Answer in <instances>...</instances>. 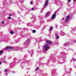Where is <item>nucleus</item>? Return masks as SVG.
Masks as SVG:
<instances>
[{
	"label": "nucleus",
	"instance_id": "f257e3e1",
	"mask_svg": "<svg viewBox=\"0 0 76 76\" xmlns=\"http://www.w3.org/2000/svg\"><path fill=\"white\" fill-rule=\"evenodd\" d=\"M44 48H45V49L44 50V51H47V50L50 49V47L48 46V44H46L45 46H44Z\"/></svg>",
	"mask_w": 76,
	"mask_h": 76
},
{
	"label": "nucleus",
	"instance_id": "f03ea898",
	"mask_svg": "<svg viewBox=\"0 0 76 76\" xmlns=\"http://www.w3.org/2000/svg\"><path fill=\"white\" fill-rule=\"evenodd\" d=\"M57 12H55V13L52 15V19H55L56 18V13Z\"/></svg>",
	"mask_w": 76,
	"mask_h": 76
},
{
	"label": "nucleus",
	"instance_id": "7ed1b4c3",
	"mask_svg": "<svg viewBox=\"0 0 76 76\" xmlns=\"http://www.w3.org/2000/svg\"><path fill=\"white\" fill-rule=\"evenodd\" d=\"M12 49L13 48V47H7L5 48V50H9V49Z\"/></svg>",
	"mask_w": 76,
	"mask_h": 76
},
{
	"label": "nucleus",
	"instance_id": "20e7f679",
	"mask_svg": "<svg viewBox=\"0 0 76 76\" xmlns=\"http://www.w3.org/2000/svg\"><path fill=\"white\" fill-rule=\"evenodd\" d=\"M48 4V0H46L45 2V6H46Z\"/></svg>",
	"mask_w": 76,
	"mask_h": 76
},
{
	"label": "nucleus",
	"instance_id": "39448f33",
	"mask_svg": "<svg viewBox=\"0 0 76 76\" xmlns=\"http://www.w3.org/2000/svg\"><path fill=\"white\" fill-rule=\"evenodd\" d=\"M46 42H47V43H48V44H52V43L51 42V41L48 40L46 41Z\"/></svg>",
	"mask_w": 76,
	"mask_h": 76
},
{
	"label": "nucleus",
	"instance_id": "423d86ee",
	"mask_svg": "<svg viewBox=\"0 0 76 76\" xmlns=\"http://www.w3.org/2000/svg\"><path fill=\"white\" fill-rule=\"evenodd\" d=\"M69 18H70V17H69V16H68L67 17L66 20H65V22H67L68 21V20L69 19Z\"/></svg>",
	"mask_w": 76,
	"mask_h": 76
},
{
	"label": "nucleus",
	"instance_id": "0eeeda50",
	"mask_svg": "<svg viewBox=\"0 0 76 76\" xmlns=\"http://www.w3.org/2000/svg\"><path fill=\"white\" fill-rule=\"evenodd\" d=\"M52 29H53V26H52L50 27V31H52Z\"/></svg>",
	"mask_w": 76,
	"mask_h": 76
},
{
	"label": "nucleus",
	"instance_id": "6e6552de",
	"mask_svg": "<svg viewBox=\"0 0 76 76\" xmlns=\"http://www.w3.org/2000/svg\"><path fill=\"white\" fill-rule=\"evenodd\" d=\"M49 14V13L48 12L47 14H46V17H47L48 16V15Z\"/></svg>",
	"mask_w": 76,
	"mask_h": 76
},
{
	"label": "nucleus",
	"instance_id": "1a4fd4ad",
	"mask_svg": "<svg viewBox=\"0 0 76 76\" xmlns=\"http://www.w3.org/2000/svg\"><path fill=\"white\" fill-rule=\"evenodd\" d=\"M65 46H67V45H68V43H66L65 44Z\"/></svg>",
	"mask_w": 76,
	"mask_h": 76
},
{
	"label": "nucleus",
	"instance_id": "9d476101",
	"mask_svg": "<svg viewBox=\"0 0 76 76\" xmlns=\"http://www.w3.org/2000/svg\"><path fill=\"white\" fill-rule=\"evenodd\" d=\"M38 69H39V67H37V68L36 69V71H37V70H38Z\"/></svg>",
	"mask_w": 76,
	"mask_h": 76
},
{
	"label": "nucleus",
	"instance_id": "9b49d317",
	"mask_svg": "<svg viewBox=\"0 0 76 76\" xmlns=\"http://www.w3.org/2000/svg\"><path fill=\"white\" fill-rule=\"evenodd\" d=\"M14 32L13 31H10V34H13Z\"/></svg>",
	"mask_w": 76,
	"mask_h": 76
},
{
	"label": "nucleus",
	"instance_id": "f8f14e48",
	"mask_svg": "<svg viewBox=\"0 0 76 76\" xmlns=\"http://www.w3.org/2000/svg\"><path fill=\"white\" fill-rule=\"evenodd\" d=\"M59 37L58 36H56V39H58Z\"/></svg>",
	"mask_w": 76,
	"mask_h": 76
},
{
	"label": "nucleus",
	"instance_id": "ddd939ff",
	"mask_svg": "<svg viewBox=\"0 0 76 76\" xmlns=\"http://www.w3.org/2000/svg\"><path fill=\"white\" fill-rule=\"evenodd\" d=\"M31 4H33V2L32 1H31L30 2Z\"/></svg>",
	"mask_w": 76,
	"mask_h": 76
},
{
	"label": "nucleus",
	"instance_id": "4468645a",
	"mask_svg": "<svg viewBox=\"0 0 76 76\" xmlns=\"http://www.w3.org/2000/svg\"><path fill=\"white\" fill-rule=\"evenodd\" d=\"M3 53V51H0V54Z\"/></svg>",
	"mask_w": 76,
	"mask_h": 76
},
{
	"label": "nucleus",
	"instance_id": "2eb2a0df",
	"mask_svg": "<svg viewBox=\"0 0 76 76\" xmlns=\"http://www.w3.org/2000/svg\"><path fill=\"white\" fill-rule=\"evenodd\" d=\"M33 33H35V30H33Z\"/></svg>",
	"mask_w": 76,
	"mask_h": 76
},
{
	"label": "nucleus",
	"instance_id": "dca6fc26",
	"mask_svg": "<svg viewBox=\"0 0 76 76\" xmlns=\"http://www.w3.org/2000/svg\"><path fill=\"white\" fill-rule=\"evenodd\" d=\"M2 24H3V23H4V21H2Z\"/></svg>",
	"mask_w": 76,
	"mask_h": 76
},
{
	"label": "nucleus",
	"instance_id": "f3484780",
	"mask_svg": "<svg viewBox=\"0 0 76 76\" xmlns=\"http://www.w3.org/2000/svg\"><path fill=\"white\" fill-rule=\"evenodd\" d=\"M9 16H12V14H10L9 15Z\"/></svg>",
	"mask_w": 76,
	"mask_h": 76
},
{
	"label": "nucleus",
	"instance_id": "a211bd4d",
	"mask_svg": "<svg viewBox=\"0 0 76 76\" xmlns=\"http://www.w3.org/2000/svg\"><path fill=\"white\" fill-rule=\"evenodd\" d=\"M61 54H64V52H62V53H61Z\"/></svg>",
	"mask_w": 76,
	"mask_h": 76
},
{
	"label": "nucleus",
	"instance_id": "6ab92c4d",
	"mask_svg": "<svg viewBox=\"0 0 76 76\" xmlns=\"http://www.w3.org/2000/svg\"><path fill=\"white\" fill-rule=\"evenodd\" d=\"M55 35H56V36L58 35V34H57V33H56Z\"/></svg>",
	"mask_w": 76,
	"mask_h": 76
},
{
	"label": "nucleus",
	"instance_id": "aec40b11",
	"mask_svg": "<svg viewBox=\"0 0 76 76\" xmlns=\"http://www.w3.org/2000/svg\"><path fill=\"white\" fill-rule=\"evenodd\" d=\"M70 1H71V0H68V2L69 3Z\"/></svg>",
	"mask_w": 76,
	"mask_h": 76
},
{
	"label": "nucleus",
	"instance_id": "412c9836",
	"mask_svg": "<svg viewBox=\"0 0 76 76\" xmlns=\"http://www.w3.org/2000/svg\"><path fill=\"white\" fill-rule=\"evenodd\" d=\"M11 19V17H8V19Z\"/></svg>",
	"mask_w": 76,
	"mask_h": 76
},
{
	"label": "nucleus",
	"instance_id": "4be33fe9",
	"mask_svg": "<svg viewBox=\"0 0 76 76\" xmlns=\"http://www.w3.org/2000/svg\"><path fill=\"white\" fill-rule=\"evenodd\" d=\"M31 10H34V8H31Z\"/></svg>",
	"mask_w": 76,
	"mask_h": 76
},
{
	"label": "nucleus",
	"instance_id": "5701e85b",
	"mask_svg": "<svg viewBox=\"0 0 76 76\" xmlns=\"http://www.w3.org/2000/svg\"><path fill=\"white\" fill-rule=\"evenodd\" d=\"M7 69H5V71H4V72H7Z\"/></svg>",
	"mask_w": 76,
	"mask_h": 76
},
{
	"label": "nucleus",
	"instance_id": "b1692460",
	"mask_svg": "<svg viewBox=\"0 0 76 76\" xmlns=\"http://www.w3.org/2000/svg\"><path fill=\"white\" fill-rule=\"evenodd\" d=\"M76 0H73V1H76Z\"/></svg>",
	"mask_w": 76,
	"mask_h": 76
},
{
	"label": "nucleus",
	"instance_id": "393cba45",
	"mask_svg": "<svg viewBox=\"0 0 76 76\" xmlns=\"http://www.w3.org/2000/svg\"><path fill=\"white\" fill-rule=\"evenodd\" d=\"M1 62H0V64H1Z\"/></svg>",
	"mask_w": 76,
	"mask_h": 76
},
{
	"label": "nucleus",
	"instance_id": "a878e982",
	"mask_svg": "<svg viewBox=\"0 0 76 76\" xmlns=\"http://www.w3.org/2000/svg\"><path fill=\"white\" fill-rule=\"evenodd\" d=\"M42 22H43V23H44V21H42Z\"/></svg>",
	"mask_w": 76,
	"mask_h": 76
},
{
	"label": "nucleus",
	"instance_id": "bb28decb",
	"mask_svg": "<svg viewBox=\"0 0 76 76\" xmlns=\"http://www.w3.org/2000/svg\"><path fill=\"white\" fill-rule=\"evenodd\" d=\"M27 40H29V39H27Z\"/></svg>",
	"mask_w": 76,
	"mask_h": 76
},
{
	"label": "nucleus",
	"instance_id": "cd10ccee",
	"mask_svg": "<svg viewBox=\"0 0 76 76\" xmlns=\"http://www.w3.org/2000/svg\"><path fill=\"white\" fill-rule=\"evenodd\" d=\"M63 20H64L63 19Z\"/></svg>",
	"mask_w": 76,
	"mask_h": 76
}]
</instances>
